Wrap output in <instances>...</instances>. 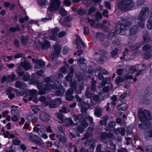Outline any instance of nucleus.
<instances>
[{"label": "nucleus", "mask_w": 152, "mask_h": 152, "mask_svg": "<svg viewBox=\"0 0 152 152\" xmlns=\"http://www.w3.org/2000/svg\"><path fill=\"white\" fill-rule=\"evenodd\" d=\"M138 116L141 124H138L140 129H143L144 131L148 134L149 137L152 138V127L149 121L151 119L150 113L149 111L144 109L139 110Z\"/></svg>", "instance_id": "nucleus-1"}, {"label": "nucleus", "mask_w": 152, "mask_h": 152, "mask_svg": "<svg viewBox=\"0 0 152 152\" xmlns=\"http://www.w3.org/2000/svg\"><path fill=\"white\" fill-rule=\"evenodd\" d=\"M37 87L39 90V94L40 95L45 94L47 91L50 90L55 88H56V93L57 96H61L64 94L65 91V90L63 87H61L57 88L56 86L50 84H46L43 86L38 84L37 86Z\"/></svg>", "instance_id": "nucleus-2"}, {"label": "nucleus", "mask_w": 152, "mask_h": 152, "mask_svg": "<svg viewBox=\"0 0 152 152\" xmlns=\"http://www.w3.org/2000/svg\"><path fill=\"white\" fill-rule=\"evenodd\" d=\"M134 5L132 0H121L118 3V8L121 10L126 11L130 10Z\"/></svg>", "instance_id": "nucleus-3"}, {"label": "nucleus", "mask_w": 152, "mask_h": 152, "mask_svg": "<svg viewBox=\"0 0 152 152\" xmlns=\"http://www.w3.org/2000/svg\"><path fill=\"white\" fill-rule=\"evenodd\" d=\"M149 12V9L148 7H143L140 13L137 17V19L139 21L145 20L148 17Z\"/></svg>", "instance_id": "nucleus-4"}, {"label": "nucleus", "mask_w": 152, "mask_h": 152, "mask_svg": "<svg viewBox=\"0 0 152 152\" xmlns=\"http://www.w3.org/2000/svg\"><path fill=\"white\" fill-rule=\"evenodd\" d=\"M26 134L29 137L30 140L34 142L35 143L38 145L41 146L43 145L44 143L42 140L39 137L32 133H28Z\"/></svg>", "instance_id": "nucleus-5"}, {"label": "nucleus", "mask_w": 152, "mask_h": 152, "mask_svg": "<svg viewBox=\"0 0 152 152\" xmlns=\"http://www.w3.org/2000/svg\"><path fill=\"white\" fill-rule=\"evenodd\" d=\"M51 3L48 10L50 11H55L57 10L60 6V0H50Z\"/></svg>", "instance_id": "nucleus-6"}, {"label": "nucleus", "mask_w": 152, "mask_h": 152, "mask_svg": "<svg viewBox=\"0 0 152 152\" xmlns=\"http://www.w3.org/2000/svg\"><path fill=\"white\" fill-rule=\"evenodd\" d=\"M113 136V134L111 132L107 133L105 132L102 133L100 140L101 142H104V143L106 144V142L104 141L107 139V137L112 138Z\"/></svg>", "instance_id": "nucleus-7"}, {"label": "nucleus", "mask_w": 152, "mask_h": 152, "mask_svg": "<svg viewBox=\"0 0 152 152\" xmlns=\"http://www.w3.org/2000/svg\"><path fill=\"white\" fill-rule=\"evenodd\" d=\"M76 38V39L75 40L74 43L75 45H76V48L77 49H80L81 48V46L79 44V42H80L81 44L82 45L83 47L85 46V44L83 42L82 39L80 37L79 35H75Z\"/></svg>", "instance_id": "nucleus-8"}, {"label": "nucleus", "mask_w": 152, "mask_h": 152, "mask_svg": "<svg viewBox=\"0 0 152 152\" xmlns=\"http://www.w3.org/2000/svg\"><path fill=\"white\" fill-rule=\"evenodd\" d=\"M39 118L43 121L47 122L50 120V116L46 112H42L40 114Z\"/></svg>", "instance_id": "nucleus-9"}, {"label": "nucleus", "mask_w": 152, "mask_h": 152, "mask_svg": "<svg viewBox=\"0 0 152 152\" xmlns=\"http://www.w3.org/2000/svg\"><path fill=\"white\" fill-rule=\"evenodd\" d=\"M63 123L64 124V125L66 127L72 126L74 124L76 125L77 124V123H74L72 120L70 118L65 119Z\"/></svg>", "instance_id": "nucleus-10"}, {"label": "nucleus", "mask_w": 152, "mask_h": 152, "mask_svg": "<svg viewBox=\"0 0 152 152\" xmlns=\"http://www.w3.org/2000/svg\"><path fill=\"white\" fill-rule=\"evenodd\" d=\"M139 31V28L137 26H132L129 30V36L134 35L136 34Z\"/></svg>", "instance_id": "nucleus-11"}, {"label": "nucleus", "mask_w": 152, "mask_h": 152, "mask_svg": "<svg viewBox=\"0 0 152 152\" xmlns=\"http://www.w3.org/2000/svg\"><path fill=\"white\" fill-rule=\"evenodd\" d=\"M132 24L131 21H128L126 23H122L120 25V28L124 31L128 29Z\"/></svg>", "instance_id": "nucleus-12"}, {"label": "nucleus", "mask_w": 152, "mask_h": 152, "mask_svg": "<svg viewBox=\"0 0 152 152\" xmlns=\"http://www.w3.org/2000/svg\"><path fill=\"white\" fill-rule=\"evenodd\" d=\"M57 117V121L60 124H63L65 119L64 118V116L60 113H57L55 114Z\"/></svg>", "instance_id": "nucleus-13"}, {"label": "nucleus", "mask_w": 152, "mask_h": 152, "mask_svg": "<svg viewBox=\"0 0 152 152\" xmlns=\"http://www.w3.org/2000/svg\"><path fill=\"white\" fill-rule=\"evenodd\" d=\"M102 109L101 107L95 108L94 110V115L98 117H101L102 115Z\"/></svg>", "instance_id": "nucleus-14"}, {"label": "nucleus", "mask_w": 152, "mask_h": 152, "mask_svg": "<svg viewBox=\"0 0 152 152\" xmlns=\"http://www.w3.org/2000/svg\"><path fill=\"white\" fill-rule=\"evenodd\" d=\"M15 86L16 87L20 89L24 88L26 87V85L24 83L19 81L16 82Z\"/></svg>", "instance_id": "nucleus-15"}, {"label": "nucleus", "mask_w": 152, "mask_h": 152, "mask_svg": "<svg viewBox=\"0 0 152 152\" xmlns=\"http://www.w3.org/2000/svg\"><path fill=\"white\" fill-rule=\"evenodd\" d=\"M18 77H16V76L13 72L12 75H10L8 76L7 80L8 82H12L16 80Z\"/></svg>", "instance_id": "nucleus-16"}, {"label": "nucleus", "mask_w": 152, "mask_h": 152, "mask_svg": "<svg viewBox=\"0 0 152 152\" xmlns=\"http://www.w3.org/2000/svg\"><path fill=\"white\" fill-rule=\"evenodd\" d=\"M22 67L26 70H28L30 68V64L28 62L24 61L21 63L20 65Z\"/></svg>", "instance_id": "nucleus-17"}, {"label": "nucleus", "mask_w": 152, "mask_h": 152, "mask_svg": "<svg viewBox=\"0 0 152 152\" xmlns=\"http://www.w3.org/2000/svg\"><path fill=\"white\" fill-rule=\"evenodd\" d=\"M73 117L75 121H76L79 120V122L81 121V119H83L85 118L82 115H81L80 113L77 115H73Z\"/></svg>", "instance_id": "nucleus-18"}, {"label": "nucleus", "mask_w": 152, "mask_h": 152, "mask_svg": "<svg viewBox=\"0 0 152 152\" xmlns=\"http://www.w3.org/2000/svg\"><path fill=\"white\" fill-rule=\"evenodd\" d=\"M152 56V52H147L143 53L141 55L142 57L144 59H149Z\"/></svg>", "instance_id": "nucleus-19"}, {"label": "nucleus", "mask_w": 152, "mask_h": 152, "mask_svg": "<svg viewBox=\"0 0 152 152\" xmlns=\"http://www.w3.org/2000/svg\"><path fill=\"white\" fill-rule=\"evenodd\" d=\"M127 108V105L125 103H122L117 106V109L118 110L125 111Z\"/></svg>", "instance_id": "nucleus-20"}, {"label": "nucleus", "mask_w": 152, "mask_h": 152, "mask_svg": "<svg viewBox=\"0 0 152 152\" xmlns=\"http://www.w3.org/2000/svg\"><path fill=\"white\" fill-rule=\"evenodd\" d=\"M50 47V42L47 40L45 41L42 45V48L43 49H46Z\"/></svg>", "instance_id": "nucleus-21"}, {"label": "nucleus", "mask_w": 152, "mask_h": 152, "mask_svg": "<svg viewBox=\"0 0 152 152\" xmlns=\"http://www.w3.org/2000/svg\"><path fill=\"white\" fill-rule=\"evenodd\" d=\"M56 136L60 142H61L63 143H64L66 142V138L65 135L61 136L57 134L56 135Z\"/></svg>", "instance_id": "nucleus-22"}, {"label": "nucleus", "mask_w": 152, "mask_h": 152, "mask_svg": "<svg viewBox=\"0 0 152 152\" xmlns=\"http://www.w3.org/2000/svg\"><path fill=\"white\" fill-rule=\"evenodd\" d=\"M87 109L86 107L84 106H83L81 107V115H82L85 118L87 114V112L86 111Z\"/></svg>", "instance_id": "nucleus-23"}, {"label": "nucleus", "mask_w": 152, "mask_h": 152, "mask_svg": "<svg viewBox=\"0 0 152 152\" xmlns=\"http://www.w3.org/2000/svg\"><path fill=\"white\" fill-rule=\"evenodd\" d=\"M39 100L42 102V104L44 106H46L48 105V102L46 100L44 96H41L39 98Z\"/></svg>", "instance_id": "nucleus-24"}, {"label": "nucleus", "mask_w": 152, "mask_h": 152, "mask_svg": "<svg viewBox=\"0 0 152 152\" xmlns=\"http://www.w3.org/2000/svg\"><path fill=\"white\" fill-rule=\"evenodd\" d=\"M119 50L116 48L112 50L110 53V57L111 58H114L117 56L118 54Z\"/></svg>", "instance_id": "nucleus-25"}, {"label": "nucleus", "mask_w": 152, "mask_h": 152, "mask_svg": "<svg viewBox=\"0 0 152 152\" xmlns=\"http://www.w3.org/2000/svg\"><path fill=\"white\" fill-rule=\"evenodd\" d=\"M147 28L149 30L152 29V11L151 16L149 19L148 23L147 24Z\"/></svg>", "instance_id": "nucleus-26"}, {"label": "nucleus", "mask_w": 152, "mask_h": 152, "mask_svg": "<svg viewBox=\"0 0 152 152\" xmlns=\"http://www.w3.org/2000/svg\"><path fill=\"white\" fill-rule=\"evenodd\" d=\"M23 68L20 65L18 66V74L19 76H21L24 75V72L23 70Z\"/></svg>", "instance_id": "nucleus-27"}, {"label": "nucleus", "mask_w": 152, "mask_h": 152, "mask_svg": "<svg viewBox=\"0 0 152 152\" xmlns=\"http://www.w3.org/2000/svg\"><path fill=\"white\" fill-rule=\"evenodd\" d=\"M96 37L98 40H100L103 39L104 34L102 33L97 32L96 34Z\"/></svg>", "instance_id": "nucleus-28"}, {"label": "nucleus", "mask_w": 152, "mask_h": 152, "mask_svg": "<svg viewBox=\"0 0 152 152\" xmlns=\"http://www.w3.org/2000/svg\"><path fill=\"white\" fill-rule=\"evenodd\" d=\"M141 46L140 44H137L132 45L130 47V48L132 51H133L135 50H137Z\"/></svg>", "instance_id": "nucleus-29"}, {"label": "nucleus", "mask_w": 152, "mask_h": 152, "mask_svg": "<svg viewBox=\"0 0 152 152\" xmlns=\"http://www.w3.org/2000/svg\"><path fill=\"white\" fill-rule=\"evenodd\" d=\"M69 68V66L68 65H66L62 67L60 69V71L63 73L65 74L66 73V70Z\"/></svg>", "instance_id": "nucleus-30"}, {"label": "nucleus", "mask_w": 152, "mask_h": 152, "mask_svg": "<svg viewBox=\"0 0 152 152\" xmlns=\"http://www.w3.org/2000/svg\"><path fill=\"white\" fill-rule=\"evenodd\" d=\"M142 37L144 41L145 42L148 38V31L144 30L142 33Z\"/></svg>", "instance_id": "nucleus-31"}, {"label": "nucleus", "mask_w": 152, "mask_h": 152, "mask_svg": "<svg viewBox=\"0 0 152 152\" xmlns=\"http://www.w3.org/2000/svg\"><path fill=\"white\" fill-rule=\"evenodd\" d=\"M79 123L81 124L82 126L84 129L87 127L88 125V123L84 119V118L83 119H81V121L80 122H79Z\"/></svg>", "instance_id": "nucleus-32"}, {"label": "nucleus", "mask_w": 152, "mask_h": 152, "mask_svg": "<svg viewBox=\"0 0 152 152\" xmlns=\"http://www.w3.org/2000/svg\"><path fill=\"white\" fill-rule=\"evenodd\" d=\"M59 111L60 113L63 112L65 113H67L70 111V110L65 106H63L62 107L61 109L59 110Z\"/></svg>", "instance_id": "nucleus-33"}, {"label": "nucleus", "mask_w": 152, "mask_h": 152, "mask_svg": "<svg viewBox=\"0 0 152 152\" xmlns=\"http://www.w3.org/2000/svg\"><path fill=\"white\" fill-rule=\"evenodd\" d=\"M59 53H57L56 51H52L51 53V57L52 60H54L57 55H58Z\"/></svg>", "instance_id": "nucleus-34"}, {"label": "nucleus", "mask_w": 152, "mask_h": 152, "mask_svg": "<svg viewBox=\"0 0 152 152\" xmlns=\"http://www.w3.org/2000/svg\"><path fill=\"white\" fill-rule=\"evenodd\" d=\"M54 48L55 51L57 52V53H60L61 46L58 43H56L54 46Z\"/></svg>", "instance_id": "nucleus-35"}, {"label": "nucleus", "mask_w": 152, "mask_h": 152, "mask_svg": "<svg viewBox=\"0 0 152 152\" xmlns=\"http://www.w3.org/2000/svg\"><path fill=\"white\" fill-rule=\"evenodd\" d=\"M129 72L131 74L134 73V72H137L136 68L135 66H132L130 67L129 69Z\"/></svg>", "instance_id": "nucleus-36"}, {"label": "nucleus", "mask_w": 152, "mask_h": 152, "mask_svg": "<svg viewBox=\"0 0 152 152\" xmlns=\"http://www.w3.org/2000/svg\"><path fill=\"white\" fill-rule=\"evenodd\" d=\"M85 94L88 98H90L92 97V94L90 91L89 88H87Z\"/></svg>", "instance_id": "nucleus-37"}, {"label": "nucleus", "mask_w": 152, "mask_h": 152, "mask_svg": "<svg viewBox=\"0 0 152 152\" xmlns=\"http://www.w3.org/2000/svg\"><path fill=\"white\" fill-rule=\"evenodd\" d=\"M40 126L39 124H37L35 126V127L34 128V131L37 132L39 135H40V132H41V131L40 130Z\"/></svg>", "instance_id": "nucleus-38"}, {"label": "nucleus", "mask_w": 152, "mask_h": 152, "mask_svg": "<svg viewBox=\"0 0 152 152\" xmlns=\"http://www.w3.org/2000/svg\"><path fill=\"white\" fill-rule=\"evenodd\" d=\"M72 74L71 73H68L65 77L66 80L69 82H71L72 80Z\"/></svg>", "instance_id": "nucleus-39"}, {"label": "nucleus", "mask_w": 152, "mask_h": 152, "mask_svg": "<svg viewBox=\"0 0 152 152\" xmlns=\"http://www.w3.org/2000/svg\"><path fill=\"white\" fill-rule=\"evenodd\" d=\"M59 13L62 16H65L67 15L66 12L63 8H61L60 9Z\"/></svg>", "instance_id": "nucleus-40"}, {"label": "nucleus", "mask_w": 152, "mask_h": 152, "mask_svg": "<svg viewBox=\"0 0 152 152\" xmlns=\"http://www.w3.org/2000/svg\"><path fill=\"white\" fill-rule=\"evenodd\" d=\"M36 65H39L40 66H43L45 65V62L42 60H39L36 62Z\"/></svg>", "instance_id": "nucleus-41"}, {"label": "nucleus", "mask_w": 152, "mask_h": 152, "mask_svg": "<svg viewBox=\"0 0 152 152\" xmlns=\"http://www.w3.org/2000/svg\"><path fill=\"white\" fill-rule=\"evenodd\" d=\"M21 39V41L23 44H26L28 41V38L26 36H22Z\"/></svg>", "instance_id": "nucleus-42"}, {"label": "nucleus", "mask_w": 152, "mask_h": 152, "mask_svg": "<svg viewBox=\"0 0 152 152\" xmlns=\"http://www.w3.org/2000/svg\"><path fill=\"white\" fill-rule=\"evenodd\" d=\"M49 107L51 108H56L57 107L56 102L54 101L50 102L49 104Z\"/></svg>", "instance_id": "nucleus-43"}, {"label": "nucleus", "mask_w": 152, "mask_h": 152, "mask_svg": "<svg viewBox=\"0 0 152 152\" xmlns=\"http://www.w3.org/2000/svg\"><path fill=\"white\" fill-rule=\"evenodd\" d=\"M124 81V80L120 76L117 77L115 80V82L117 84H119Z\"/></svg>", "instance_id": "nucleus-44"}, {"label": "nucleus", "mask_w": 152, "mask_h": 152, "mask_svg": "<svg viewBox=\"0 0 152 152\" xmlns=\"http://www.w3.org/2000/svg\"><path fill=\"white\" fill-rule=\"evenodd\" d=\"M58 129L60 132L63 133H64L65 129L63 126L61 125H58Z\"/></svg>", "instance_id": "nucleus-45"}, {"label": "nucleus", "mask_w": 152, "mask_h": 152, "mask_svg": "<svg viewBox=\"0 0 152 152\" xmlns=\"http://www.w3.org/2000/svg\"><path fill=\"white\" fill-rule=\"evenodd\" d=\"M111 86L110 85V86H107L103 87L102 88V91L105 93H107L110 90V88Z\"/></svg>", "instance_id": "nucleus-46"}, {"label": "nucleus", "mask_w": 152, "mask_h": 152, "mask_svg": "<svg viewBox=\"0 0 152 152\" xmlns=\"http://www.w3.org/2000/svg\"><path fill=\"white\" fill-rule=\"evenodd\" d=\"M122 29L120 28V26H119L118 27H116L115 28V29L114 32L115 34L116 35H117L118 34H119L121 33V31Z\"/></svg>", "instance_id": "nucleus-47"}, {"label": "nucleus", "mask_w": 152, "mask_h": 152, "mask_svg": "<svg viewBox=\"0 0 152 152\" xmlns=\"http://www.w3.org/2000/svg\"><path fill=\"white\" fill-rule=\"evenodd\" d=\"M120 38L118 37H115L113 41V43L116 45H118L120 43Z\"/></svg>", "instance_id": "nucleus-48"}, {"label": "nucleus", "mask_w": 152, "mask_h": 152, "mask_svg": "<svg viewBox=\"0 0 152 152\" xmlns=\"http://www.w3.org/2000/svg\"><path fill=\"white\" fill-rule=\"evenodd\" d=\"M12 114L14 115L17 116L20 113L18 110L13 109L11 110Z\"/></svg>", "instance_id": "nucleus-49"}, {"label": "nucleus", "mask_w": 152, "mask_h": 152, "mask_svg": "<svg viewBox=\"0 0 152 152\" xmlns=\"http://www.w3.org/2000/svg\"><path fill=\"white\" fill-rule=\"evenodd\" d=\"M86 118L87 121H89L91 124H92L93 123V118L92 117L88 115L86 117Z\"/></svg>", "instance_id": "nucleus-50"}, {"label": "nucleus", "mask_w": 152, "mask_h": 152, "mask_svg": "<svg viewBox=\"0 0 152 152\" xmlns=\"http://www.w3.org/2000/svg\"><path fill=\"white\" fill-rule=\"evenodd\" d=\"M13 142L14 144L16 145H19L21 143V141L18 139H14L13 140Z\"/></svg>", "instance_id": "nucleus-51"}, {"label": "nucleus", "mask_w": 152, "mask_h": 152, "mask_svg": "<svg viewBox=\"0 0 152 152\" xmlns=\"http://www.w3.org/2000/svg\"><path fill=\"white\" fill-rule=\"evenodd\" d=\"M116 125V123L115 121H112L109 123L108 125L110 127L113 128L115 127Z\"/></svg>", "instance_id": "nucleus-52"}, {"label": "nucleus", "mask_w": 152, "mask_h": 152, "mask_svg": "<svg viewBox=\"0 0 152 152\" xmlns=\"http://www.w3.org/2000/svg\"><path fill=\"white\" fill-rule=\"evenodd\" d=\"M59 31V30L58 28L53 29L52 31V34L53 35H56Z\"/></svg>", "instance_id": "nucleus-53"}, {"label": "nucleus", "mask_w": 152, "mask_h": 152, "mask_svg": "<svg viewBox=\"0 0 152 152\" xmlns=\"http://www.w3.org/2000/svg\"><path fill=\"white\" fill-rule=\"evenodd\" d=\"M102 16L101 13L99 12H97L96 15V19L97 21H98L100 19L102 18Z\"/></svg>", "instance_id": "nucleus-54"}, {"label": "nucleus", "mask_w": 152, "mask_h": 152, "mask_svg": "<svg viewBox=\"0 0 152 152\" xmlns=\"http://www.w3.org/2000/svg\"><path fill=\"white\" fill-rule=\"evenodd\" d=\"M73 93V91L72 89H69L66 92V95H72Z\"/></svg>", "instance_id": "nucleus-55"}, {"label": "nucleus", "mask_w": 152, "mask_h": 152, "mask_svg": "<svg viewBox=\"0 0 152 152\" xmlns=\"http://www.w3.org/2000/svg\"><path fill=\"white\" fill-rule=\"evenodd\" d=\"M54 101L56 102V104L57 106L60 104L62 102L61 99V98H57Z\"/></svg>", "instance_id": "nucleus-56"}, {"label": "nucleus", "mask_w": 152, "mask_h": 152, "mask_svg": "<svg viewBox=\"0 0 152 152\" xmlns=\"http://www.w3.org/2000/svg\"><path fill=\"white\" fill-rule=\"evenodd\" d=\"M145 148L147 152H152V145H146Z\"/></svg>", "instance_id": "nucleus-57"}, {"label": "nucleus", "mask_w": 152, "mask_h": 152, "mask_svg": "<svg viewBox=\"0 0 152 152\" xmlns=\"http://www.w3.org/2000/svg\"><path fill=\"white\" fill-rule=\"evenodd\" d=\"M66 99L68 101H72L74 98V96L72 95H66L65 97Z\"/></svg>", "instance_id": "nucleus-58"}, {"label": "nucleus", "mask_w": 152, "mask_h": 152, "mask_svg": "<svg viewBox=\"0 0 152 152\" xmlns=\"http://www.w3.org/2000/svg\"><path fill=\"white\" fill-rule=\"evenodd\" d=\"M144 21H138V25L142 28H143L144 27L145 23Z\"/></svg>", "instance_id": "nucleus-59"}, {"label": "nucleus", "mask_w": 152, "mask_h": 152, "mask_svg": "<svg viewBox=\"0 0 152 152\" xmlns=\"http://www.w3.org/2000/svg\"><path fill=\"white\" fill-rule=\"evenodd\" d=\"M95 10V7H91L89 10L88 14V15H91Z\"/></svg>", "instance_id": "nucleus-60"}, {"label": "nucleus", "mask_w": 152, "mask_h": 152, "mask_svg": "<svg viewBox=\"0 0 152 152\" xmlns=\"http://www.w3.org/2000/svg\"><path fill=\"white\" fill-rule=\"evenodd\" d=\"M115 35H116V34L114 32L110 33L108 34V39H111Z\"/></svg>", "instance_id": "nucleus-61"}, {"label": "nucleus", "mask_w": 152, "mask_h": 152, "mask_svg": "<svg viewBox=\"0 0 152 152\" xmlns=\"http://www.w3.org/2000/svg\"><path fill=\"white\" fill-rule=\"evenodd\" d=\"M23 54L22 53H18L14 56L15 59H17L19 58H22L23 56Z\"/></svg>", "instance_id": "nucleus-62"}, {"label": "nucleus", "mask_w": 152, "mask_h": 152, "mask_svg": "<svg viewBox=\"0 0 152 152\" xmlns=\"http://www.w3.org/2000/svg\"><path fill=\"white\" fill-rule=\"evenodd\" d=\"M30 93L31 96L34 97L36 95V91L35 90H32L30 91Z\"/></svg>", "instance_id": "nucleus-63"}, {"label": "nucleus", "mask_w": 152, "mask_h": 152, "mask_svg": "<svg viewBox=\"0 0 152 152\" xmlns=\"http://www.w3.org/2000/svg\"><path fill=\"white\" fill-rule=\"evenodd\" d=\"M151 48V46L148 45H146L142 47V49L143 50L145 51H146L147 50H149Z\"/></svg>", "instance_id": "nucleus-64"}]
</instances>
